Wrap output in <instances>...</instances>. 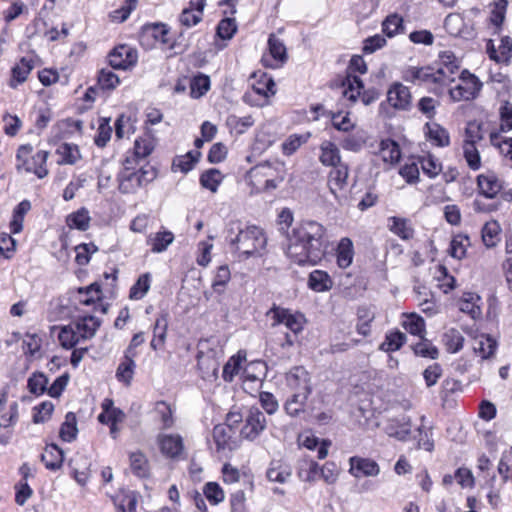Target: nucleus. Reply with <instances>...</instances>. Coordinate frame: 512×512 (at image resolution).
<instances>
[{
	"mask_svg": "<svg viewBox=\"0 0 512 512\" xmlns=\"http://www.w3.org/2000/svg\"><path fill=\"white\" fill-rule=\"evenodd\" d=\"M338 475L337 465L332 461L326 462L321 467L319 466V478L323 479L327 484H334L337 481Z\"/></svg>",
	"mask_w": 512,
	"mask_h": 512,
	"instance_id": "62",
	"label": "nucleus"
},
{
	"mask_svg": "<svg viewBox=\"0 0 512 512\" xmlns=\"http://www.w3.org/2000/svg\"><path fill=\"white\" fill-rule=\"evenodd\" d=\"M89 223V212L85 208H81L67 217V225L70 228L85 231L89 228Z\"/></svg>",
	"mask_w": 512,
	"mask_h": 512,
	"instance_id": "42",
	"label": "nucleus"
},
{
	"mask_svg": "<svg viewBox=\"0 0 512 512\" xmlns=\"http://www.w3.org/2000/svg\"><path fill=\"white\" fill-rule=\"evenodd\" d=\"M463 153L470 169L476 171L481 167L480 154L475 145L471 142H464Z\"/></svg>",
	"mask_w": 512,
	"mask_h": 512,
	"instance_id": "54",
	"label": "nucleus"
},
{
	"mask_svg": "<svg viewBox=\"0 0 512 512\" xmlns=\"http://www.w3.org/2000/svg\"><path fill=\"white\" fill-rule=\"evenodd\" d=\"M153 150L152 142L149 139H138L135 140L133 153L129 156L132 160V163H136L139 160L145 159L147 156L151 154Z\"/></svg>",
	"mask_w": 512,
	"mask_h": 512,
	"instance_id": "47",
	"label": "nucleus"
},
{
	"mask_svg": "<svg viewBox=\"0 0 512 512\" xmlns=\"http://www.w3.org/2000/svg\"><path fill=\"white\" fill-rule=\"evenodd\" d=\"M242 422V415L239 412H229L225 422L213 427L212 437L216 445L217 452L233 451L240 447L241 438L239 426Z\"/></svg>",
	"mask_w": 512,
	"mask_h": 512,
	"instance_id": "4",
	"label": "nucleus"
},
{
	"mask_svg": "<svg viewBox=\"0 0 512 512\" xmlns=\"http://www.w3.org/2000/svg\"><path fill=\"white\" fill-rule=\"evenodd\" d=\"M413 351L417 356L436 359L438 357V349L427 339H423L413 346Z\"/></svg>",
	"mask_w": 512,
	"mask_h": 512,
	"instance_id": "60",
	"label": "nucleus"
},
{
	"mask_svg": "<svg viewBox=\"0 0 512 512\" xmlns=\"http://www.w3.org/2000/svg\"><path fill=\"white\" fill-rule=\"evenodd\" d=\"M286 169L283 163L264 162L251 168L247 174L257 192L276 189L284 181Z\"/></svg>",
	"mask_w": 512,
	"mask_h": 512,
	"instance_id": "5",
	"label": "nucleus"
},
{
	"mask_svg": "<svg viewBox=\"0 0 512 512\" xmlns=\"http://www.w3.org/2000/svg\"><path fill=\"white\" fill-rule=\"evenodd\" d=\"M480 193L486 198L493 199L504 189L503 182L492 172L477 176Z\"/></svg>",
	"mask_w": 512,
	"mask_h": 512,
	"instance_id": "19",
	"label": "nucleus"
},
{
	"mask_svg": "<svg viewBox=\"0 0 512 512\" xmlns=\"http://www.w3.org/2000/svg\"><path fill=\"white\" fill-rule=\"evenodd\" d=\"M297 475L300 480L313 483L319 478V464L310 457H303L298 462Z\"/></svg>",
	"mask_w": 512,
	"mask_h": 512,
	"instance_id": "28",
	"label": "nucleus"
},
{
	"mask_svg": "<svg viewBox=\"0 0 512 512\" xmlns=\"http://www.w3.org/2000/svg\"><path fill=\"white\" fill-rule=\"evenodd\" d=\"M97 83L102 90H114L120 84V79L111 70L103 68L99 71Z\"/></svg>",
	"mask_w": 512,
	"mask_h": 512,
	"instance_id": "45",
	"label": "nucleus"
},
{
	"mask_svg": "<svg viewBox=\"0 0 512 512\" xmlns=\"http://www.w3.org/2000/svg\"><path fill=\"white\" fill-rule=\"evenodd\" d=\"M150 288V274L141 275L136 283L131 287L129 297L133 300L142 299Z\"/></svg>",
	"mask_w": 512,
	"mask_h": 512,
	"instance_id": "51",
	"label": "nucleus"
},
{
	"mask_svg": "<svg viewBox=\"0 0 512 512\" xmlns=\"http://www.w3.org/2000/svg\"><path fill=\"white\" fill-rule=\"evenodd\" d=\"M406 335L400 331L390 333L386 336L385 341L380 345V349L385 352L398 350L405 342Z\"/></svg>",
	"mask_w": 512,
	"mask_h": 512,
	"instance_id": "58",
	"label": "nucleus"
},
{
	"mask_svg": "<svg viewBox=\"0 0 512 512\" xmlns=\"http://www.w3.org/2000/svg\"><path fill=\"white\" fill-rule=\"evenodd\" d=\"M403 29V19L397 14L389 15L382 23V30L388 37H393Z\"/></svg>",
	"mask_w": 512,
	"mask_h": 512,
	"instance_id": "59",
	"label": "nucleus"
},
{
	"mask_svg": "<svg viewBox=\"0 0 512 512\" xmlns=\"http://www.w3.org/2000/svg\"><path fill=\"white\" fill-rule=\"evenodd\" d=\"M56 153L59 155L58 164H75L81 157L79 149L74 144L62 143Z\"/></svg>",
	"mask_w": 512,
	"mask_h": 512,
	"instance_id": "38",
	"label": "nucleus"
},
{
	"mask_svg": "<svg viewBox=\"0 0 512 512\" xmlns=\"http://www.w3.org/2000/svg\"><path fill=\"white\" fill-rule=\"evenodd\" d=\"M68 466L70 469V476L78 485L85 487L91 477L90 462L86 458L80 457L79 459H70Z\"/></svg>",
	"mask_w": 512,
	"mask_h": 512,
	"instance_id": "22",
	"label": "nucleus"
},
{
	"mask_svg": "<svg viewBox=\"0 0 512 512\" xmlns=\"http://www.w3.org/2000/svg\"><path fill=\"white\" fill-rule=\"evenodd\" d=\"M443 341L449 352L456 353L462 349L464 337L458 330L450 329L444 334Z\"/></svg>",
	"mask_w": 512,
	"mask_h": 512,
	"instance_id": "49",
	"label": "nucleus"
},
{
	"mask_svg": "<svg viewBox=\"0 0 512 512\" xmlns=\"http://www.w3.org/2000/svg\"><path fill=\"white\" fill-rule=\"evenodd\" d=\"M268 48L271 56L281 63L287 59V52L284 43L277 38L274 34H271L268 39Z\"/></svg>",
	"mask_w": 512,
	"mask_h": 512,
	"instance_id": "52",
	"label": "nucleus"
},
{
	"mask_svg": "<svg viewBox=\"0 0 512 512\" xmlns=\"http://www.w3.org/2000/svg\"><path fill=\"white\" fill-rule=\"evenodd\" d=\"M319 160L324 166L335 167L341 164L340 150L337 145L331 141L325 140L320 145Z\"/></svg>",
	"mask_w": 512,
	"mask_h": 512,
	"instance_id": "30",
	"label": "nucleus"
},
{
	"mask_svg": "<svg viewBox=\"0 0 512 512\" xmlns=\"http://www.w3.org/2000/svg\"><path fill=\"white\" fill-rule=\"evenodd\" d=\"M349 170L347 165L341 163L330 171L328 185L331 193L337 196V192L343 190L347 185Z\"/></svg>",
	"mask_w": 512,
	"mask_h": 512,
	"instance_id": "27",
	"label": "nucleus"
},
{
	"mask_svg": "<svg viewBox=\"0 0 512 512\" xmlns=\"http://www.w3.org/2000/svg\"><path fill=\"white\" fill-rule=\"evenodd\" d=\"M123 169L117 176L119 191L123 194L134 193L138 188L150 183L157 176L153 166L146 165L135 170L132 160L127 156L123 162Z\"/></svg>",
	"mask_w": 512,
	"mask_h": 512,
	"instance_id": "3",
	"label": "nucleus"
},
{
	"mask_svg": "<svg viewBox=\"0 0 512 512\" xmlns=\"http://www.w3.org/2000/svg\"><path fill=\"white\" fill-rule=\"evenodd\" d=\"M224 176L218 169H209L200 176V184L202 187L210 190L212 193L217 192L218 186L221 184Z\"/></svg>",
	"mask_w": 512,
	"mask_h": 512,
	"instance_id": "41",
	"label": "nucleus"
},
{
	"mask_svg": "<svg viewBox=\"0 0 512 512\" xmlns=\"http://www.w3.org/2000/svg\"><path fill=\"white\" fill-rule=\"evenodd\" d=\"M242 424L239 427L240 438L247 441L256 440L266 429L267 420L265 415L256 407H251L247 414L242 416Z\"/></svg>",
	"mask_w": 512,
	"mask_h": 512,
	"instance_id": "7",
	"label": "nucleus"
},
{
	"mask_svg": "<svg viewBox=\"0 0 512 512\" xmlns=\"http://www.w3.org/2000/svg\"><path fill=\"white\" fill-rule=\"evenodd\" d=\"M266 373V364L260 360L247 363V354L243 350L231 356L223 367V379L226 382L234 381L236 376L243 382H263Z\"/></svg>",
	"mask_w": 512,
	"mask_h": 512,
	"instance_id": "2",
	"label": "nucleus"
},
{
	"mask_svg": "<svg viewBox=\"0 0 512 512\" xmlns=\"http://www.w3.org/2000/svg\"><path fill=\"white\" fill-rule=\"evenodd\" d=\"M198 366L200 370H203L204 368L207 369L206 372H203V380L212 382L217 377V371H218V363L215 359L210 357H200L198 360Z\"/></svg>",
	"mask_w": 512,
	"mask_h": 512,
	"instance_id": "55",
	"label": "nucleus"
},
{
	"mask_svg": "<svg viewBox=\"0 0 512 512\" xmlns=\"http://www.w3.org/2000/svg\"><path fill=\"white\" fill-rule=\"evenodd\" d=\"M58 338L61 345L65 348L74 347L80 340L73 324L62 327L59 332Z\"/></svg>",
	"mask_w": 512,
	"mask_h": 512,
	"instance_id": "57",
	"label": "nucleus"
},
{
	"mask_svg": "<svg viewBox=\"0 0 512 512\" xmlns=\"http://www.w3.org/2000/svg\"><path fill=\"white\" fill-rule=\"evenodd\" d=\"M421 166L424 173L427 174L430 178H435L442 170L441 163L432 155L423 157L421 160Z\"/></svg>",
	"mask_w": 512,
	"mask_h": 512,
	"instance_id": "63",
	"label": "nucleus"
},
{
	"mask_svg": "<svg viewBox=\"0 0 512 512\" xmlns=\"http://www.w3.org/2000/svg\"><path fill=\"white\" fill-rule=\"evenodd\" d=\"M230 242L235 246L236 251L249 257L264 249L266 237L257 226H247L240 229L236 237L231 238Z\"/></svg>",
	"mask_w": 512,
	"mask_h": 512,
	"instance_id": "6",
	"label": "nucleus"
},
{
	"mask_svg": "<svg viewBox=\"0 0 512 512\" xmlns=\"http://www.w3.org/2000/svg\"><path fill=\"white\" fill-rule=\"evenodd\" d=\"M387 101L394 109L407 111L411 108L412 95L408 87L394 83L387 92Z\"/></svg>",
	"mask_w": 512,
	"mask_h": 512,
	"instance_id": "14",
	"label": "nucleus"
},
{
	"mask_svg": "<svg viewBox=\"0 0 512 512\" xmlns=\"http://www.w3.org/2000/svg\"><path fill=\"white\" fill-rule=\"evenodd\" d=\"M140 499L139 492L124 488L110 497L114 512H138Z\"/></svg>",
	"mask_w": 512,
	"mask_h": 512,
	"instance_id": "12",
	"label": "nucleus"
},
{
	"mask_svg": "<svg viewBox=\"0 0 512 512\" xmlns=\"http://www.w3.org/2000/svg\"><path fill=\"white\" fill-rule=\"evenodd\" d=\"M500 226L496 221L487 222L482 229V240L486 247H494L498 241Z\"/></svg>",
	"mask_w": 512,
	"mask_h": 512,
	"instance_id": "50",
	"label": "nucleus"
},
{
	"mask_svg": "<svg viewBox=\"0 0 512 512\" xmlns=\"http://www.w3.org/2000/svg\"><path fill=\"white\" fill-rule=\"evenodd\" d=\"M174 239V234L171 231L161 230L156 233H150L147 236L146 243L151 247V252L162 253L167 250Z\"/></svg>",
	"mask_w": 512,
	"mask_h": 512,
	"instance_id": "26",
	"label": "nucleus"
},
{
	"mask_svg": "<svg viewBox=\"0 0 512 512\" xmlns=\"http://www.w3.org/2000/svg\"><path fill=\"white\" fill-rule=\"evenodd\" d=\"M391 224L389 229L391 232L399 236L403 240H410L414 236V229L409 225L408 220L405 218L391 217L389 218Z\"/></svg>",
	"mask_w": 512,
	"mask_h": 512,
	"instance_id": "39",
	"label": "nucleus"
},
{
	"mask_svg": "<svg viewBox=\"0 0 512 512\" xmlns=\"http://www.w3.org/2000/svg\"><path fill=\"white\" fill-rule=\"evenodd\" d=\"M311 393L310 386H301L285 403V410L291 416H297L305 410L308 396Z\"/></svg>",
	"mask_w": 512,
	"mask_h": 512,
	"instance_id": "25",
	"label": "nucleus"
},
{
	"mask_svg": "<svg viewBox=\"0 0 512 512\" xmlns=\"http://www.w3.org/2000/svg\"><path fill=\"white\" fill-rule=\"evenodd\" d=\"M210 88V79L208 76L200 74L193 78L190 85V93L193 98H200Z\"/></svg>",
	"mask_w": 512,
	"mask_h": 512,
	"instance_id": "56",
	"label": "nucleus"
},
{
	"mask_svg": "<svg viewBox=\"0 0 512 512\" xmlns=\"http://www.w3.org/2000/svg\"><path fill=\"white\" fill-rule=\"evenodd\" d=\"M349 472L356 478L378 475L380 468L377 462L370 458L353 456L349 459Z\"/></svg>",
	"mask_w": 512,
	"mask_h": 512,
	"instance_id": "17",
	"label": "nucleus"
},
{
	"mask_svg": "<svg viewBox=\"0 0 512 512\" xmlns=\"http://www.w3.org/2000/svg\"><path fill=\"white\" fill-rule=\"evenodd\" d=\"M446 70H448L450 73H453V67L450 66H446L445 68H438L436 71L430 67H408L403 72V79L406 82H411L414 84L427 82L443 83L446 79H448Z\"/></svg>",
	"mask_w": 512,
	"mask_h": 512,
	"instance_id": "8",
	"label": "nucleus"
},
{
	"mask_svg": "<svg viewBox=\"0 0 512 512\" xmlns=\"http://www.w3.org/2000/svg\"><path fill=\"white\" fill-rule=\"evenodd\" d=\"M128 459L130 470L135 477L148 479L151 476L150 463L145 453L140 450L130 452Z\"/></svg>",
	"mask_w": 512,
	"mask_h": 512,
	"instance_id": "20",
	"label": "nucleus"
},
{
	"mask_svg": "<svg viewBox=\"0 0 512 512\" xmlns=\"http://www.w3.org/2000/svg\"><path fill=\"white\" fill-rule=\"evenodd\" d=\"M354 257V248L352 241L345 237L342 238L337 247V263L341 268H347L352 264Z\"/></svg>",
	"mask_w": 512,
	"mask_h": 512,
	"instance_id": "36",
	"label": "nucleus"
},
{
	"mask_svg": "<svg viewBox=\"0 0 512 512\" xmlns=\"http://www.w3.org/2000/svg\"><path fill=\"white\" fill-rule=\"evenodd\" d=\"M230 270L228 266L222 265L217 269L216 275L212 282V288L217 293H222L225 286L230 281Z\"/></svg>",
	"mask_w": 512,
	"mask_h": 512,
	"instance_id": "61",
	"label": "nucleus"
},
{
	"mask_svg": "<svg viewBox=\"0 0 512 512\" xmlns=\"http://www.w3.org/2000/svg\"><path fill=\"white\" fill-rule=\"evenodd\" d=\"M379 154L384 162L391 164L398 162L401 157L399 145L391 139H384L380 142Z\"/></svg>",
	"mask_w": 512,
	"mask_h": 512,
	"instance_id": "35",
	"label": "nucleus"
},
{
	"mask_svg": "<svg viewBox=\"0 0 512 512\" xmlns=\"http://www.w3.org/2000/svg\"><path fill=\"white\" fill-rule=\"evenodd\" d=\"M78 435L77 417L74 412H68L59 429V437L63 442H73Z\"/></svg>",
	"mask_w": 512,
	"mask_h": 512,
	"instance_id": "33",
	"label": "nucleus"
},
{
	"mask_svg": "<svg viewBox=\"0 0 512 512\" xmlns=\"http://www.w3.org/2000/svg\"><path fill=\"white\" fill-rule=\"evenodd\" d=\"M272 315L274 322L273 326L284 324L293 333H298L303 328V316L301 314H293L288 309H284L274 305L267 313Z\"/></svg>",
	"mask_w": 512,
	"mask_h": 512,
	"instance_id": "13",
	"label": "nucleus"
},
{
	"mask_svg": "<svg viewBox=\"0 0 512 512\" xmlns=\"http://www.w3.org/2000/svg\"><path fill=\"white\" fill-rule=\"evenodd\" d=\"M481 88L482 83L479 79L464 70L460 75L459 83L449 90V94L454 101H469L479 94Z\"/></svg>",
	"mask_w": 512,
	"mask_h": 512,
	"instance_id": "9",
	"label": "nucleus"
},
{
	"mask_svg": "<svg viewBox=\"0 0 512 512\" xmlns=\"http://www.w3.org/2000/svg\"><path fill=\"white\" fill-rule=\"evenodd\" d=\"M138 61L137 50L127 45H119L108 54V63L113 69L128 70Z\"/></svg>",
	"mask_w": 512,
	"mask_h": 512,
	"instance_id": "11",
	"label": "nucleus"
},
{
	"mask_svg": "<svg viewBox=\"0 0 512 512\" xmlns=\"http://www.w3.org/2000/svg\"><path fill=\"white\" fill-rule=\"evenodd\" d=\"M473 349L482 359L492 356L496 349V341L486 335H481L474 341Z\"/></svg>",
	"mask_w": 512,
	"mask_h": 512,
	"instance_id": "40",
	"label": "nucleus"
},
{
	"mask_svg": "<svg viewBox=\"0 0 512 512\" xmlns=\"http://www.w3.org/2000/svg\"><path fill=\"white\" fill-rule=\"evenodd\" d=\"M231 512H248L246 496L243 490H237L230 495L229 499Z\"/></svg>",
	"mask_w": 512,
	"mask_h": 512,
	"instance_id": "64",
	"label": "nucleus"
},
{
	"mask_svg": "<svg viewBox=\"0 0 512 512\" xmlns=\"http://www.w3.org/2000/svg\"><path fill=\"white\" fill-rule=\"evenodd\" d=\"M287 256L299 265H316L327 248V231L319 222L305 220L287 233Z\"/></svg>",
	"mask_w": 512,
	"mask_h": 512,
	"instance_id": "1",
	"label": "nucleus"
},
{
	"mask_svg": "<svg viewBox=\"0 0 512 512\" xmlns=\"http://www.w3.org/2000/svg\"><path fill=\"white\" fill-rule=\"evenodd\" d=\"M412 393L406 389H402L401 386H398L393 389H388L384 394V401L386 403L385 409H402L407 411L411 409Z\"/></svg>",
	"mask_w": 512,
	"mask_h": 512,
	"instance_id": "16",
	"label": "nucleus"
},
{
	"mask_svg": "<svg viewBox=\"0 0 512 512\" xmlns=\"http://www.w3.org/2000/svg\"><path fill=\"white\" fill-rule=\"evenodd\" d=\"M41 345L42 339L37 334H29L25 335L23 340V348L25 353L30 355L33 358H40L41 354Z\"/></svg>",
	"mask_w": 512,
	"mask_h": 512,
	"instance_id": "48",
	"label": "nucleus"
},
{
	"mask_svg": "<svg viewBox=\"0 0 512 512\" xmlns=\"http://www.w3.org/2000/svg\"><path fill=\"white\" fill-rule=\"evenodd\" d=\"M157 443L161 453L169 459H177L184 452L183 439L178 434H162L158 436Z\"/></svg>",
	"mask_w": 512,
	"mask_h": 512,
	"instance_id": "15",
	"label": "nucleus"
},
{
	"mask_svg": "<svg viewBox=\"0 0 512 512\" xmlns=\"http://www.w3.org/2000/svg\"><path fill=\"white\" fill-rule=\"evenodd\" d=\"M226 124L236 133L242 134L254 124V120L251 116L238 117L236 115H229Z\"/></svg>",
	"mask_w": 512,
	"mask_h": 512,
	"instance_id": "53",
	"label": "nucleus"
},
{
	"mask_svg": "<svg viewBox=\"0 0 512 512\" xmlns=\"http://www.w3.org/2000/svg\"><path fill=\"white\" fill-rule=\"evenodd\" d=\"M33 68L34 62L31 59L25 57L21 58L12 68V78L9 83L10 87L16 88L19 84L25 82Z\"/></svg>",
	"mask_w": 512,
	"mask_h": 512,
	"instance_id": "32",
	"label": "nucleus"
},
{
	"mask_svg": "<svg viewBox=\"0 0 512 512\" xmlns=\"http://www.w3.org/2000/svg\"><path fill=\"white\" fill-rule=\"evenodd\" d=\"M298 441L300 445L307 448L308 450H315L318 447L317 457L320 460L325 459L327 457L328 448L331 445V442L329 440H322V442L319 445V439L311 433L300 434L298 437Z\"/></svg>",
	"mask_w": 512,
	"mask_h": 512,
	"instance_id": "29",
	"label": "nucleus"
},
{
	"mask_svg": "<svg viewBox=\"0 0 512 512\" xmlns=\"http://www.w3.org/2000/svg\"><path fill=\"white\" fill-rule=\"evenodd\" d=\"M47 158V151H38L31 157V160L25 159L24 164H17V169L33 172L38 178L42 179L48 175V169L46 168Z\"/></svg>",
	"mask_w": 512,
	"mask_h": 512,
	"instance_id": "21",
	"label": "nucleus"
},
{
	"mask_svg": "<svg viewBox=\"0 0 512 512\" xmlns=\"http://www.w3.org/2000/svg\"><path fill=\"white\" fill-rule=\"evenodd\" d=\"M41 461L45 468L49 471H58L62 468L64 463V452L56 444H47L44 452L41 454Z\"/></svg>",
	"mask_w": 512,
	"mask_h": 512,
	"instance_id": "23",
	"label": "nucleus"
},
{
	"mask_svg": "<svg viewBox=\"0 0 512 512\" xmlns=\"http://www.w3.org/2000/svg\"><path fill=\"white\" fill-rule=\"evenodd\" d=\"M383 429L388 436L404 440L411 433V420L404 415L401 417L388 418Z\"/></svg>",
	"mask_w": 512,
	"mask_h": 512,
	"instance_id": "18",
	"label": "nucleus"
},
{
	"mask_svg": "<svg viewBox=\"0 0 512 512\" xmlns=\"http://www.w3.org/2000/svg\"><path fill=\"white\" fill-rule=\"evenodd\" d=\"M427 136L430 141L439 147H446L450 144L448 131L438 123H426Z\"/></svg>",
	"mask_w": 512,
	"mask_h": 512,
	"instance_id": "34",
	"label": "nucleus"
},
{
	"mask_svg": "<svg viewBox=\"0 0 512 512\" xmlns=\"http://www.w3.org/2000/svg\"><path fill=\"white\" fill-rule=\"evenodd\" d=\"M200 155L201 154L198 151H190L187 154L174 159L172 166L173 168L179 169L183 173H187L192 170Z\"/></svg>",
	"mask_w": 512,
	"mask_h": 512,
	"instance_id": "46",
	"label": "nucleus"
},
{
	"mask_svg": "<svg viewBox=\"0 0 512 512\" xmlns=\"http://www.w3.org/2000/svg\"><path fill=\"white\" fill-rule=\"evenodd\" d=\"M80 339L92 338L101 325V320L92 315L78 317L73 323Z\"/></svg>",
	"mask_w": 512,
	"mask_h": 512,
	"instance_id": "24",
	"label": "nucleus"
},
{
	"mask_svg": "<svg viewBox=\"0 0 512 512\" xmlns=\"http://www.w3.org/2000/svg\"><path fill=\"white\" fill-rule=\"evenodd\" d=\"M54 411V405L51 401H43L33 407L32 421L35 424L48 421Z\"/></svg>",
	"mask_w": 512,
	"mask_h": 512,
	"instance_id": "44",
	"label": "nucleus"
},
{
	"mask_svg": "<svg viewBox=\"0 0 512 512\" xmlns=\"http://www.w3.org/2000/svg\"><path fill=\"white\" fill-rule=\"evenodd\" d=\"M487 53L489 57L497 63L507 62L512 56V40L509 37H503L498 49L494 47L492 41H489L487 44Z\"/></svg>",
	"mask_w": 512,
	"mask_h": 512,
	"instance_id": "31",
	"label": "nucleus"
},
{
	"mask_svg": "<svg viewBox=\"0 0 512 512\" xmlns=\"http://www.w3.org/2000/svg\"><path fill=\"white\" fill-rule=\"evenodd\" d=\"M203 494L211 505H218L225 499V493L217 482H207L203 487Z\"/></svg>",
	"mask_w": 512,
	"mask_h": 512,
	"instance_id": "43",
	"label": "nucleus"
},
{
	"mask_svg": "<svg viewBox=\"0 0 512 512\" xmlns=\"http://www.w3.org/2000/svg\"><path fill=\"white\" fill-rule=\"evenodd\" d=\"M330 276L322 270H314L310 273L308 279L309 288L316 292H324L332 287Z\"/></svg>",
	"mask_w": 512,
	"mask_h": 512,
	"instance_id": "37",
	"label": "nucleus"
},
{
	"mask_svg": "<svg viewBox=\"0 0 512 512\" xmlns=\"http://www.w3.org/2000/svg\"><path fill=\"white\" fill-rule=\"evenodd\" d=\"M342 86L344 88L343 95L346 98L355 102L356 99L361 96V101L366 106L374 102L379 95L376 91H367L361 95V91L363 90L362 80L358 76L351 74H348L344 78L342 81Z\"/></svg>",
	"mask_w": 512,
	"mask_h": 512,
	"instance_id": "10",
	"label": "nucleus"
}]
</instances>
